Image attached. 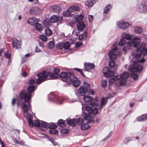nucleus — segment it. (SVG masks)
I'll list each match as a JSON object with an SVG mask.
<instances>
[{
	"instance_id": "nucleus-59",
	"label": "nucleus",
	"mask_w": 147,
	"mask_h": 147,
	"mask_svg": "<svg viewBox=\"0 0 147 147\" xmlns=\"http://www.w3.org/2000/svg\"><path fill=\"white\" fill-rule=\"evenodd\" d=\"M88 19L90 22H91L93 20V16L92 15H89L88 16Z\"/></svg>"
},
{
	"instance_id": "nucleus-55",
	"label": "nucleus",
	"mask_w": 147,
	"mask_h": 147,
	"mask_svg": "<svg viewBox=\"0 0 147 147\" xmlns=\"http://www.w3.org/2000/svg\"><path fill=\"white\" fill-rule=\"evenodd\" d=\"M74 6H71L69 7L68 10L69 11L70 13L74 12Z\"/></svg>"
},
{
	"instance_id": "nucleus-9",
	"label": "nucleus",
	"mask_w": 147,
	"mask_h": 147,
	"mask_svg": "<svg viewBox=\"0 0 147 147\" xmlns=\"http://www.w3.org/2000/svg\"><path fill=\"white\" fill-rule=\"evenodd\" d=\"M63 17L62 16H57L54 15L51 16L50 18V21L51 23H54L57 22V25L62 23Z\"/></svg>"
},
{
	"instance_id": "nucleus-56",
	"label": "nucleus",
	"mask_w": 147,
	"mask_h": 147,
	"mask_svg": "<svg viewBox=\"0 0 147 147\" xmlns=\"http://www.w3.org/2000/svg\"><path fill=\"white\" fill-rule=\"evenodd\" d=\"M82 44V42H76L75 44V47H79L81 46Z\"/></svg>"
},
{
	"instance_id": "nucleus-64",
	"label": "nucleus",
	"mask_w": 147,
	"mask_h": 147,
	"mask_svg": "<svg viewBox=\"0 0 147 147\" xmlns=\"http://www.w3.org/2000/svg\"><path fill=\"white\" fill-rule=\"evenodd\" d=\"M74 11H78L80 10V8L78 6H74Z\"/></svg>"
},
{
	"instance_id": "nucleus-30",
	"label": "nucleus",
	"mask_w": 147,
	"mask_h": 147,
	"mask_svg": "<svg viewBox=\"0 0 147 147\" xmlns=\"http://www.w3.org/2000/svg\"><path fill=\"white\" fill-rule=\"evenodd\" d=\"M43 24L44 28H49L51 27V24L49 21L45 20L43 22Z\"/></svg>"
},
{
	"instance_id": "nucleus-15",
	"label": "nucleus",
	"mask_w": 147,
	"mask_h": 147,
	"mask_svg": "<svg viewBox=\"0 0 147 147\" xmlns=\"http://www.w3.org/2000/svg\"><path fill=\"white\" fill-rule=\"evenodd\" d=\"M30 13L32 14L38 15L41 13L42 11L38 7H34L30 8Z\"/></svg>"
},
{
	"instance_id": "nucleus-13",
	"label": "nucleus",
	"mask_w": 147,
	"mask_h": 147,
	"mask_svg": "<svg viewBox=\"0 0 147 147\" xmlns=\"http://www.w3.org/2000/svg\"><path fill=\"white\" fill-rule=\"evenodd\" d=\"M116 24L118 28H128L130 26L129 23L123 20H120L117 22Z\"/></svg>"
},
{
	"instance_id": "nucleus-5",
	"label": "nucleus",
	"mask_w": 147,
	"mask_h": 147,
	"mask_svg": "<svg viewBox=\"0 0 147 147\" xmlns=\"http://www.w3.org/2000/svg\"><path fill=\"white\" fill-rule=\"evenodd\" d=\"M98 105L96 103L91 102L90 105L86 107V109L89 113L95 115L98 112L97 109L96 108Z\"/></svg>"
},
{
	"instance_id": "nucleus-32",
	"label": "nucleus",
	"mask_w": 147,
	"mask_h": 147,
	"mask_svg": "<svg viewBox=\"0 0 147 147\" xmlns=\"http://www.w3.org/2000/svg\"><path fill=\"white\" fill-rule=\"evenodd\" d=\"M90 126L88 123H84L82 125L81 127V129L82 130H85L89 128Z\"/></svg>"
},
{
	"instance_id": "nucleus-43",
	"label": "nucleus",
	"mask_w": 147,
	"mask_h": 147,
	"mask_svg": "<svg viewBox=\"0 0 147 147\" xmlns=\"http://www.w3.org/2000/svg\"><path fill=\"white\" fill-rule=\"evenodd\" d=\"M49 132L51 134H57L58 133V131L55 129H53L49 130Z\"/></svg>"
},
{
	"instance_id": "nucleus-57",
	"label": "nucleus",
	"mask_w": 147,
	"mask_h": 147,
	"mask_svg": "<svg viewBox=\"0 0 147 147\" xmlns=\"http://www.w3.org/2000/svg\"><path fill=\"white\" fill-rule=\"evenodd\" d=\"M35 28H42V25L41 24H40L38 23H35Z\"/></svg>"
},
{
	"instance_id": "nucleus-24",
	"label": "nucleus",
	"mask_w": 147,
	"mask_h": 147,
	"mask_svg": "<svg viewBox=\"0 0 147 147\" xmlns=\"http://www.w3.org/2000/svg\"><path fill=\"white\" fill-rule=\"evenodd\" d=\"M35 19V17H32L30 18L27 20V23L30 25L31 26H34L35 24L34 20Z\"/></svg>"
},
{
	"instance_id": "nucleus-19",
	"label": "nucleus",
	"mask_w": 147,
	"mask_h": 147,
	"mask_svg": "<svg viewBox=\"0 0 147 147\" xmlns=\"http://www.w3.org/2000/svg\"><path fill=\"white\" fill-rule=\"evenodd\" d=\"M68 76L66 82L70 84H72L74 80H75V78H77L74 74L69 72L68 73Z\"/></svg>"
},
{
	"instance_id": "nucleus-40",
	"label": "nucleus",
	"mask_w": 147,
	"mask_h": 147,
	"mask_svg": "<svg viewBox=\"0 0 147 147\" xmlns=\"http://www.w3.org/2000/svg\"><path fill=\"white\" fill-rule=\"evenodd\" d=\"M58 124L61 127H64L66 125V123L62 120H59L57 122Z\"/></svg>"
},
{
	"instance_id": "nucleus-36",
	"label": "nucleus",
	"mask_w": 147,
	"mask_h": 147,
	"mask_svg": "<svg viewBox=\"0 0 147 147\" xmlns=\"http://www.w3.org/2000/svg\"><path fill=\"white\" fill-rule=\"evenodd\" d=\"M56 47L57 49L62 50L63 48V42H60L56 45Z\"/></svg>"
},
{
	"instance_id": "nucleus-27",
	"label": "nucleus",
	"mask_w": 147,
	"mask_h": 147,
	"mask_svg": "<svg viewBox=\"0 0 147 147\" xmlns=\"http://www.w3.org/2000/svg\"><path fill=\"white\" fill-rule=\"evenodd\" d=\"M107 99L108 98H107V97H104L102 98L101 100V107H100L101 109L103 108V107H102V105H105L107 103Z\"/></svg>"
},
{
	"instance_id": "nucleus-12",
	"label": "nucleus",
	"mask_w": 147,
	"mask_h": 147,
	"mask_svg": "<svg viewBox=\"0 0 147 147\" xmlns=\"http://www.w3.org/2000/svg\"><path fill=\"white\" fill-rule=\"evenodd\" d=\"M103 74L107 77L109 78L114 74V72L109 69L108 67H105L102 70Z\"/></svg>"
},
{
	"instance_id": "nucleus-35",
	"label": "nucleus",
	"mask_w": 147,
	"mask_h": 147,
	"mask_svg": "<svg viewBox=\"0 0 147 147\" xmlns=\"http://www.w3.org/2000/svg\"><path fill=\"white\" fill-rule=\"evenodd\" d=\"M83 98L84 101L86 102H90L92 100V98L90 96H84Z\"/></svg>"
},
{
	"instance_id": "nucleus-28",
	"label": "nucleus",
	"mask_w": 147,
	"mask_h": 147,
	"mask_svg": "<svg viewBox=\"0 0 147 147\" xmlns=\"http://www.w3.org/2000/svg\"><path fill=\"white\" fill-rule=\"evenodd\" d=\"M67 124L69 125L72 126H75L76 125L75 119L69 120L67 121Z\"/></svg>"
},
{
	"instance_id": "nucleus-4",
	"label": "nucleus",
	"mask_w": 147,
	"mask_h": 147,
	"mask_svg": "<svg viewBox=\"0 0 147 147\" xmlns=\"http://www.w3.org/2000/svg\"><path fill=\"white\" fill-rule=\"evenodd\" d=\"M145 59L143 57L139 61H134L132 64L129 66L128 69L132 73L140 72L142 70L143 67L140 64V63H143Z\"/></svg>"
},
{
	"instance_id": "nucleus-60",
	"label": "nucleus",
	"mask_w": 147,
	"mask_h": 147,
	"mask_svg": "<svg viewBox=\"0 0 147 147\" xmlns=\"http://www.w3.org/2000/svg\"><path fill=\"white\" fill-rule=\"evenodd\" d=\"M143 118V119L144 120H146L147 119V114H144L141 115Z\"/></svg>"
},
{
	"instance_id": "nucleus-31",
	"label": "nucleus",
	"mask_w": 147,
	"mask_h": 147,
	"mask_svg": "<svg viewBox=\"0 0 147 147\" xmlns=\"http://www.w3.org/2000/svg\"><path fill=\"white\" fill-rule=\"evenodd\" d=\"M87 34V32H85L84 33L79 35L78 37L79 39L81 41L83 40L84 38H86Z\"/></svg>"
},
{
	"instance_id": "nucleus-47",
	"label": "nucleus",
	"mask_w": 147,
	"mask_h": 147,
	"mask_svg": "<svg viewBox=\"0 0 147 147\" xmlns=\"http://www.w3.org/2000/svg\"><path fill=\"white\" fill-rule=\"evenodd\" d=\"M119 78V80L120 81L119 83V86H121L123 85H124L125 83V80H121V79L120 78Z\"/></svg>"
},
{
	"instance_id": "nucleus-2",
	"label": "nucleus",
	"mask_w": 147,
	"mask_h": 147,
	"mask_svg": "<svg viewBox=\"0 0 147 147\" xmlns=\"http://www.w3.org/2000/svg\"><path fill=\"white\" fill-rule=\"evenodd\" d=\"M122 36L123 38L126 39L127 40H131L133 39L132 41L127 42V46L123 48V51L124 54L126 53L127 51L130 49L132 47L135 48H137L141 42L140 38H133V36L129 34L124 33L122 34Z\"/></svg>"
},
{
	"instance_id": "nucleus-46",
	"label": "nucleus",
	"mask_w": 147,
	"mask_h": 147,
	"mask_svg": "<svg viewBox=\"0 0 147 147\" xmlns=\"http://www.w3.org/2000/svg\"><path fill=\"white\" fill-rule=\"evenodd\" d=\"M49 47L51 48L55 47V44L54 42L53 41H51L49 42Z\"/></svg>"
},
{
	"instance_id": "nucleus-22",
	"label": "nucleus",
	"mask_w": 147,
	"mask_h": 147,
	"mask_svg": "<svg viewBox=\"0 0 147 147\" xmlns=\"http://www.w3.org/2000/svg\"><path fill=\"white\" fill-rule=\"evenodd\" d=\"M96 1V0H89L85 2V4L88 7L92 6Z\"/></svg>"
},
{
	"instance_id": "nucleus-20",
	"label": "nucleus",
	"mask_w": 147,
	"mask_h": 147,
	"mask_svg": "<svg viewBox=\"0 0 147 147\" xmlns=\"http://www.w3.org/2000/svg\"><path fill=\"white\" fill-rule=\"evenodd\" d=\"M68 73L61 72L60 75H59V77L61 78L62 81L66 82L68 76Z\"/></svg>"
},
{
	"instance_id": "nucleus-52",
	"label": "nucleus",
	"mask_w": 147,
	"mask_h": 147,
	"mask_svg": "<svg viewBox=\"0 0 147 147\" xmlns=\"http://www.w3.org/2000/svg\"><path fill=\"white\" fill-rule=\"evenodd\" d=\"M136 32L137 34H140L142 31V28H136L135 29Z\"/></svg>"
},
{
	"instance_id": "nucleus-6",
	"label": "nucleus",
	"mask_w": 147,
	"mask_h": 147,
	"mask_svg": "<svg viewBox=\"0 0 147 147\" xmlns=\"http://www.w3.org/2000/svg\"><path fill=\"white\" fill-rule=\"evenodd\" d=\"M83 86L80 87L78 92L80 95L79 96H83L87 92L88 89L90 88V84L86 82H84Z\"/></svg>"
},
{
	"instance_id": "nucleus-61",
	"label": "nucleus",
	"mask_w": 147,
	"mask_h": 147,
	"mask_svg": "<svg viewBox=\"0 0 147 147\" xmlns=\"http://www.w3.org/2000/svg\"><path fill=\"white\" fill-rule=\"evenodd\" d=\"M54 72H55V73L58 74L60 70L58 68H54Z\"/></svg>"
},
{
	"instance_id": "nucleus-16",
	"label": "nucleus",
	"mask_w": 147,
	"mask_h": 147,
	"mask_svg": "<svg viewBox=\"0 0 147 147\" xmlns=\"http://www.w3.org/2000/svg\"><path fill=\"white\" fill-rule=\"evenodd\" d=\"M117 50V49L115 47L114 49H112L109 53L108 55L111 60H113L116 58L115 53Z\"/></svg>"
},
{
	"instance_id": "nucleus-37",
	"label": "nucleus",
	"mask_w": 147,
	"mask_h": 147,
	"mask_svg": "<svg viewBox=\"0 0 147 147\" xmlns=\"http://www.w3.org/2000/svg\"><path fill=\"white\" fill-rule=\"evenodd\" d=\"M63 48L65 50H67L69 49L70 46V43L68 42H66L65 43L63 42Z\"/></svg>"
},
{
	"instance_id": "nucleus-41",
	"label": "nucleus",
	"mask_w": 147,
	"mask_h": 147,
	"mask_svg": "<svg viewBox=\"0 0 147 147\" xmlns=\"http://www.w3.org/2000/svg\"><path fill=\"white\" fill-rule=\"evenodd\" d=\"M63 15L65 17H69L71 16V13L67 10H66L63 12Z\"/></svg>"
},
{
	"instance_id": "nucleus-39",
	"label": "nucleus",
	"mask_w": 147,
	"mask_h": 147,
	"mask_svg": "<svg viewBox=\"0 0 147 147\" xmlns=\"http://www.w3.org/2000/svg\"><path fill=\"white\" fill-rule=\"evenodd\" d=\"M82 115L86 120H89L90 118V116L89 115L86 113L83 112Z\"/></svg>"
},
{
	"instance_id": "nucleus-21",
	"label": "nucleus",
	"mask_w": 147,
	"mask_h": 147,
	"mask_svg": "<svg viewBox=\"0 0 147 147\" xmlns=\"http://www.w3.org/2000/svg\"><path fill=\"white\" fill-rule=\"evenodd\" d=\"M51 8L53 11L55 13H59L61 10L60 6L57 5H53L51 7Z\"/></svg>"
},
{
	"instance_id": "nucleus-38",
	"label": "nucleus",
	"mask_w": 147,
	"mask_h": 147,
	"mask_svg": "<svg viewBox=\"0 0 147 147\" xmlns=\"http://www.w3.org/2000/svg\"><path fill=\"white\" fill-rule=\"evenodd\" d=\"M76 125V124L81 125L84 122V119L82 118H79L78 119H75Z\"/></svg>"
},
{
	"instance_id": "nucleus-8",
	"label": "nucleus",
	"mask_w": 147,
	"mask_h": 147,
	"mask_svg": "<svg viewBox=\"0 0 147 147\" xmlns=\"http://www.w3.org/2000/svg\"><path fill=\"white\" fill-rule=\"evenodd\" d=\"M83 18V16L81 14L78 15L76 18V21L78 23L77 28H85L87 25V22L84 20L82 22H80Z\"/></svg>"
},
{
	"instance_id": "nucleus-44",
	"label": "nucleus",
	"mask_w": 147,
	"mask_h": 147,
	"mask_svg": "<svg viewBox=\"0 0 147 147\" xmlns=\"http://www.w3.org/2000/svg\"><path fill=\"white\" fill-rule=\"evenodd\" d=\"M39 38L44 42L46 41L47 40V37L44 35H40L39 36Z\"/></svg>"
},
{
	"instance_id": "nucleus-63",
	"label": "nucleus",
	"mask_w": 147,
	"mask_h": 147,
	"mask_svg": "<svg viewBox=\"0 0 147 147\" xmlns=\"http://www.w3.org/2000/svg\"><path fill=\"white\" fill-rule=\"evenodd\" d=\"M137 119L138 121H144V120L143 119V118L141 116L137 117Z\"/></svg>"
},
{
	"instance_id": "nucleus-10",
	"label": "nucleus",
	"mask_w": 147,
	"mask_h": 147,
	"mask_svg": "<svg viewBox=\"0 0 147 147\" xmlns=\"http://www.w3.org/2000/svg\"><path fill=\"white\" fill-rule=\"evenodd\" d=\"M136 55L138 57L140 58L141 56L142 53L144 55H146L147 53V49L144 46H141L138 48L136 50Z\"/></svg>"
},
{
	"instance_id": "nucleus-23",
	"label": "nucleus",
	"mask_w": 147,
	"mask_h": 147,
	"mask_svg": "<svg viewBox=\"0 0 147 147\" xmlns=\"http://www.w3.org/2000/svg\"><path fill=\"white\" fill-rule=\"evenodd\" d=\"M40 125V127L39 128V129L41 131H45V130L43 129L42 127H44L45 128H47L49 127V123L44 121H42Z\"/></svg>"
},
{
	"instance_id": "nucleus-42",
	"label": "nucleus",
	"mask_w": 147,
	"mask_h": 147,
	"mask_svg": "<svg viewBox=\"0 0 147 147\" xmlns=\"http://www.w3.org/2000/svg\"><path fill=\"white\" fill-rule=\"evenodd\" d=\"M126 41L123 39H121L120 40L119 42V46H123L125 45L126 43Z\"/></svg>"
},
{
	"instance_id": "nucleus-3",
	"label": "nucleus",
	"mask_w": 147,
	"mask_h": 147,
	"mask_svg": "<svg viewBox=\"0 0 147 147\" xmlns=\"http://www.w3.org/2000/svg\"><path fill=\"white\" fill-rule=\"evenodd\" d=\"M59 74L57 73L51 74L50 71L46 72L45 71H43L42 73H38L36 76L38 78L35 79L36 80V83L39 84L45 81L46 79H55L59 78Z\"/></svg>"
},
{
	"instance_id": "nucleus-50",
	"label": "nucleus",
	"mask_w": 147,
	"mask_h": 147,
	"mask_svg": "<svg viewBox=\"0 0 147 147\" xmlns=\"http://www.w3.org/2000/svg\"><path fill=\"white\" fill-rule=\"evenodd\" d=\"M131 77L134 80H137L138 78V76L135 74L133 73L131 75Z\"/></svg>"
},
{
	"instance_id": "nucleus-48",
	"label": "nucleus",
	"mask_w": 147,
	"mask_h": 147,
	"mask_svg": "<svg viewBox=\"0 0 147 147\" xmlns=\"http://www.w3.org/2000/svg\"><path fill=\"white\" fill-rule=\"evenodd\" d=\"M48 127L51 129H55L57 128V126L56 125L53 124L49 125Z\"/></svg>"
},
{
	"instance_id": "nucleus-51",
	"label": "nucleus",
	"mask_w": 147,
	"mask_h": 147,
	"mask_svg": "<svg viewBox=\"0 0 147 147\" xmlns=\"http://www.w3.org/2000/svg\"><path fill=\"white\" fill-rule=\"evenodd\" d=\"M87 92L90 95H93L94 94V91L92 89H90V88L88 89Z\"/></svg>"
},
{
	"instance_id": "nucleus-33",
	"label": "nucleus",
	"mask_w": 147,
	"mask_h": 147,
	"mask_svg": "<svg viewBox=\"0 0 147 147\" xmlns=\"http://www.w3.org/2000/svg\"><path fill=\"white\" fill-rule=\"evenodd\" d=\"M111 4H109L107 5L105 7L104 9V11L103 12L104 14H106L108 13L109 11V9L111 8Z\"/></svg>"
},
{
	"instance_id": "nucleus-11",
	"label": "nucleus",
	"mask_w": 147,
	"mask_h": 147,
	"mask_svg": "<svg viewBox=\"0 0 147 147\" xmlns=\"http://www.w3.org/2000/svg\"><path fill=\"white\" fill-rule=\"evenodd\" d=\"M139 13H147V3L142 1L139 5L138 7Z\"/></svg>"
},
{
	"instance_id": "nucleus-54",
	"label": "nucleus",
	"mask_w": 147,
	"mask_h": 147,
	"mask_svg": "<svg viewBox=\"0 0 147 147\" xmlns=\"http://www.w3.org/2000/svg\"><path fill=\"white\" fill-rule=\"evenodd\" d=\"M69 131L68 129H61V132L64 134H68L69 132Z\"/></svg>"
},
{
	"instance_id": "nucleus-18",
	"label": "nucleus",
	"mask_w": 147,
	"mask_h": 147,
	"mask_svg": "<svg viewBox=\"0 0 147 147\" xmlns=\"http://www.w3.org/2000/svg\"><path fill=\"white\" fill-rule=\"evenodd\" d=\"M51 99L56 102L57 103L61 104L62 103V101L64 100V99L61 97H59L57 96H56L54 94H51Z\"/></svg>"
},
{
	"instance_id": "nucleus-53",
	"label": "nucleus",
	"mask_w": 147,
	"mask_h": 147,
	"mask_svg": "<svg viewBox=\"0 0 147 147\" xmlns=\"http://www.w3.org/2000/svg\"><path fill=\"white\" fill-rule=\"evenodd\" d=\"M48 140L51 142L54 146H56L57 144V143L53 139L49 138L48 139Z\"/></svg>"
},
{
	"instance_id": "nucleus-45",
	"label": "nucleus",
	"mask_w": 147,
	"mask_h": 147,
	"mask_svg": "<svg viewBox=\"0 0 147 147\" xmlns=\"http://www.w3.org/2000/svg\"><path fill=\"white\" fill-rule=\"evenodd\" d=\"M109 64L110 68H112L115 66V61L112 60V61H110Z\"/></svg>"
},
{
	"instance_id": "nucleus-34",
	"label": "nucleus",
	"mask_w": 147,
	"mask_h": 147,
	"mask_svg": "<svg viewBox=\"0 0 147 147\" xmlns=\"http://www.w3.org/2000/svg\"><path fill=\"white\" fill-rule=\"evenodd\" d=\"M52 31L49 28H45V33L47 36H49L52 34Z\"/></svg>"
},
{
	"instance_id": "nucleus-58",
	"label": "nucleus",
	"mask_w": 147,
	"mask_h": 147,
	"mask_svg": "<svg viewBox=\"0 0 147 147\" xmlns=\"http://www.w3.org/2000/svg\"><path fill=\"white\" fill-rule=\"evenodd\" d=\"M5 57L7 59H9L11 57L10 54L8 52H6L5 54Z\"/></svg>"
},
{
	"instance_id": "nucleus-49",
	"label": "nucleus",
	"mask_w": 147,
	"mask_h": 147,
	"mask_svg": "<svg viewBox=\"0 0 147 147\" xmlns=\"http://www.w3.org/2000/svg\"><path fill=\"white\" fill-rule=\"evenodd\" d=\"M102 87L105 88L106 87L107 84V82L105 80H102Z\"/></svg>"
},
{
	"instance_id": "nucleus-1",
	"label": "nucleus",
	"mask_w": 147,
	"mask_h": 147,
	"mask_svg": "<svg viewBox=\"0 0 147 147\" xmlns=\"http://www.w3.org/2000/svg\"><path fill=\"white\" fill-rule=\"evenodd\" d=\"M35 86L34 85H31L29 86L27 88V90L29 93H26L24 90L21 91L20 92L19 96L20 98L22 100L24 99L25 102H27L28 105H27L25 102H23L21 108L23 110L24 116L25 114L27 113L28 111H31V106L29 101L31 97V94H30L34 92L35 90Z\"/></svg>"
},
{
	"instance_id": "nucleus-14",
	"label": "nucleus",
	"mask_w": 147,
	"mask_h": 147,
	"mask_svg": "<svg viewBox=\"0 0 147 147\" xmlns=\"http://www.w3.org/2000/svg\"><path fill=\"white\" fill-rule=\"evenodd\" d=\"M11 44L13 47L16 49H18L21 48V43L20 41L15 38H13Z\"/></svg>"
},
{
	"instance_id": "nucleus-25",
	"label": "nucleus",
	"mask_w": 147,
	"mask_h": 147,
	"mask_svg": "<svg viewBox=\"0 0 147 147\" xmlns=\"http://www.w3.org/2000/svg\"><path fill=\"white\" fill-rule=\"evenodd\" d=\"M129 76V74L128 73L125 72H124L119 76L120 79L124 80H125Z\"/></svg>"
},
{
	"instance_id": "nucleus-7",
	"label": "nucleus",
	"mask_w": 147,
	"mask_h": 147,
	"mask_svg": "<svg viewBox=\"0 0 147 147\" xmlns=\"http://www.w3.org/2000/svg\"><path fill=\"white\" fill-rule=\"evenodd\" d=\"M27 115L26 118L28 119L29 125L31 127H33L34 126L38 127L40 125V123L37 120H35L34 121H32L33 116L30 114L27 113Z\"/></svg>"
},
{
	"instance_id": "nucleus-29",
	"label": "nucleus",
	"mask_w": 147,
	"mask_h": 147,
	"mask_svg": "<svg viewBox=\"0 0 147 147\" xmlns=\"http://www.w3.org/2000/svg\"><path fill=\"white\" fill-rule=\"evenodd\" d=\"M72 84L74 87H77L80 85V81L76 78H75V80H74Z\"/></svg>"
},
{
	"instance_id": "nucleus-17",
	"label": "nucleus",
	"mask_w": 147,
	"mask_h": 147,
	"mask_svg": "<svg viewBox=\"0 0 147 147\" xmlns=\"http://www.w3.org/2000/svg\"><path fill=\"white\" fill-rule=\"evenodd\" d=\"M95 67V65L94 63H90L85 62L84 63V70L85 71H90V70L94 69Z\"/></svg>"
},
{
	"instance_id": "nucleus-62",
	"label": "nucleus",
	"mask_w": 147,
	"mask_h": 147,
	"mask_svg": "<svg viewBox=\"0 0 147 147\" xmlns=\"http://www.w3.org/2000/svg\"><path fill=\"white\" fill-rule=\"evenodd\" d=\"M0 144L1 145V147H5V144L1 138H0Z\"/></svg>"
},
{
	"instance_id": "nucleus-26",
	"label": "nucleus",
	"mask_w": 147,
	"mask_h": 147,
	"mask_svg": "<svg viewBox=\"0 0 147 147\" xmlns=\"http://www.w3.org/2000/svg\"><path fill=\"white\" fill-rule=\"evenodd\" d=\"M119 80V78H118V75H115L113 77L111 78L109 80V84H111L113 83L116 80Z\"/></svg>"
}]
</instances>
